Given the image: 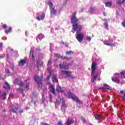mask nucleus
<instances>
[{"mask_svg": "<svg viewBox=\"0 0 125 125\" xmlns=\"http://www.w3.org/2000/svg\"><path fill=\"white\" fill-rule=\"evenodd\" d=\"M95 118L96 120H100V119H102V116L100 115H95Z\"/></svg>", "mask_w": 125, "mask_h": 125, "instance_id": "obj_26", "label": "nucleus"}, {"mask_svg": "<svg viewBox=\"0 0 125 125\" xmlns=\"http://www.w3.org/2000/svg\"><path fill=\"white\" fill-rule=\"evenodd\" d=\"M65 54L66 55L74 54V52H73L72 51H68L66 52Z\"/></svg>", "mask_w": 125, "mask_h": 125, "instance_id": "obj_28", "label": "nucleus"}, {"mask_svg": "<svg viewBox=\"0 0 125 125\" xmlns=\"http://www.w3.org/2000/svg\"><path fill=\"white\" fill-rule=\"evenodd\" d=\"M86 40L88 41V42H90V41H91V37H86Z\"/></svg>", "mask_w": 125, "mask_h": 125, "instance_id": "obj_38", "label": "nucleus"}, {"mask_svg": "<svg viewBox=\"0 0 125 125\" xmlns=\"http://www.w3.org/2000/svg\"><path fill=\"white\" fill-rule=\"evenodd\" d=\"M34 79L35 82H36L39 87H42V77H40L38 75H34Z\"/></svg>", "mask_w": 125, "mask_h": 125, "instance_id": "obj_2", "label": "nucleus"}, {"mask_svg": "<svg viewBox=\"0 0 125 125\" xmlns=\"http://www.w3.org/2000/svg\"><path fill=\"white\" fill-rule=\"evenodd\" d=\"M71 99L74 101H76L77 103H79L80 104H83V102H82V101H80V100L79 99V98H78V97L77 96L71 97Z\"/></svg>", "mask_w": 125, "mask_h": 125, "instance_id": "obj_9", "label": "nucleus"}, {"mask_svg": "<svg viewBox=\"0 0 125 125\" xmlns=\"http://www.w3.org/2000/svg\"><path fill=\"white\" fill-rule=\"evenodd\" d=\"M49 100L50 102L52 103V95H49Z\"/></svg>", "mask_w": 125, "mask_h": 125, "instance_id": "obj_37", "label": "nucleus"}, {"mask_svg": "<svg viewBox=\"0 0 125 125\" xmlns=\"http://www.w3.org/2000/svg\"><path fill=\"white\" fill-rule=\"evenodd\" d=\"M15 83H16L17 84H19L20 86H23V83L17 79L15 80Z\"/></svg>", "mask_w": 125, "mask_h": 125, "instance_id": "obj_16", "label": "nucleus"}, {"mask_svg": "<svg viewBox=\"0 0 125 125\" xmlns=\"http://www.w3.org/2000/svg\"><path fill=\"white\" fill-rule=\"evenodd\" d=\"M104 4L105 5H106V6H111V5H112L113 4L111 1H107V2H105Z\"/></svg>", "mask_w": 125, "mask_h": 125, "instance_id": "obj_23", "label": "nucleus"}, {"mask_svg": "<svg viewBox=\"0 0 125 125\" xmlns=\"http://www.w3.org/2000/svg\"><path fill=\"white\" fill-rule=\"evenodd\" d=\"M31 54H32V52H30V54L31 55Z\"/></svg>", "mask_w": 125, "mask_h": 125, "instance_id": "obj_63", "label": "nucleus"}, {"mask_svg": "<svg viewBox=\"0 0 125 125\" xmlns=\"http://www.w3.org/2000/svg\"><path fill=\"white\" fill-rule=\"evenodd\" d=\"M7 93H6V92H3L2 94V97H3V100H5V99H6V95H7Z\"/></svg>", "mask_w": 125, "mask_h": 125, "instance_id": "obj_25", "label": "nucleus"}, {"mask_svg": "<svg viewBox=\"0 0 125 125\" xmlns=\"http://www.w3.org/2000/svg\"><path fill=\"white\" fill-rule=\"evenodd\" d=\"M29 84H30V83H26V87H28Z\"/></svg>", "mask_w": 125, "mask_h": 125, "instance_id": "obj_54", "label": "nucleus"}, {"mask_svg": "<svg viewBox=\"0 0 125 125\" xmlns=\"http://www.w3.org/2000/svg\"><path fill=\"white\" fill-rule=\"evenodd\" d=\"M60 100H62V104L61 107V109L62 111L63 112V114H65V113H66V108H67L68 105H67V104L65 103V100H64V99H60Z\"/></svg>", "mask_w": 125, "mask_h": 125, "instance_id": "obj_3", "label": "nucleus"}, {"mask_svg": "<svg viewBox=\"0 0 125 125\" xmlns=\"http://www.w3.org/2000/svg\"><path fill=\"white\" fill-rule=\"evenodd\" d=\"M56 90L57 92H62V87L58 84Z\"/></svg>", "mask_w": 125, "mask_h": 125, "instance_id": "obj_18", "label": "nucleus"}, {"mask_svg": "<svg viewBox=\"0 0 125 125\" xmlns=\"http://www.w3.org/2000/svg\"><path fill=\"white\" fill-rule=\"evenodd\" d=\"M105 28H106V30H108L109 29V27L108 26V22H105L104 24Z\"/></svg>", "mask_w": 125, "mask_h": 125, "instance_id": "obj_30", "label": "nucleus"}, {"mask_svg": "<svg viewBox=\"0 0 125 125\" xmlns=\"http://www.w3.org/2000/svg\"><path fill=\"white\" fill-rule=\"evenodd\" d=\"M55 105H60V101L59 100H56V102H55Z\"/></svg>", "mask_w": 125, "mask_h": 125, "instance_id": "obj_32", "label": "nucleus"}, {"mask_svg": "<svg viewBox=\"0 0 125 125\" xmlns=\"http://www.w3.org/2000/svg\"><path fill=\"white\" fill-rule=\"evenodd\" d=\"M73 124V119L70 118H68L66 122L65 123L66 125H71Z\"/></svg>", "mask_w": 125, "mask_h": 125, "instance_id": "obj_12", "label": "nucleus"}, {"mask_svg": "<svg viewBox=\"0 0 125 125\" xmlns=\"http://www.w3.org/2000/svg\"><path fill=\"white\" fill-rule=\"evenodd\" d=\"M23 112H24V110H23V109H20L19 110V113H20V114H22V113H23Z\"/></svg>", "mask_w": 125, "mask_h": 125, "instance_id": "obj_42", "label": "nucleus"}, {"mask_svg": "<svg viewBox=\"0 0 125 125\" xmlns=\"http://www.w3.org/2000/svg\"><path fill=\"white\" fill-rule=\"evenodd\" d=\"M33 95H35V92L33 93Z\"/></svg>", "mask_w": 125, "mask_h": 125, "instance_id": "obj_61", "label": "nucleus"}, {"mask_svg": "<svg viewBox=\"0 0 125 125\" xmlns=\"http://www.w3.org/2000/svg\"><path fill=\"white\" fill-rule=\"evenodd\" d=\"M120 75H121V73H116L114 74V76H120Z\"/></svg>", "mask_w": 125, "mask_h": 125, "instance_id": "obj_51", "label": "nucleus"}, {"mask_svg": "<svg viewBox=\"0 0 125 125\" xmlns=\"http://www.w3.org/2000/svg\"><path fill=\"white\" fill-rule=\"evenodd\" d=\"M104 44H105V45H108V46H115V44H112V43H109L108 42V41L106 40H105L104 41Z\"/></svg>", "mask_w": 125, "mask_h": 125, "instance_id": "obj_19", "label": "nucleus"}, {"mask_svg": "<svg viewBox=\"0 0 125 125\" xmlns=\"http://www.w3.org/2000/svg\"><path fill=\"white\" fill-rule=\"evenodd\" d=\"M26 60H21L20 62H19V66L20 67H23L26 64Z\"/></svg>", "mask_w": 125, "mask_h": 125, "instance_id": "obj_8", "label": "nucleus"}, {"mask_svg": "<svg viewBox=\"0 0 125 125\" xmlns=\"http://www.w3.org/2000/svg\"><path fill=\"white\" fill-rule=\"evenodd\" d=\"M38 39H39L40 41H42V40L44 39V35L41 33L39 35H38Z\"/></svg>", "mask_w": 125, "mask_h": 125, "instance_id": "obj_21", "label": "nucleus"}, {"mask_svg": "<svg viewBox=\"0 0 125 125\" xmlns=\"http://www.w3.org/2000/svg\"><path fill=\"white\" fill-rule=\"evenodd\" d=\"M12 31V27H10L8 28V29L5 30V33L7 34L8 35L9 33H11V31Z\"/></svg>", "mask_w": 125, "mask_h": 125, "instance_id": "obj_20", "label": "nucleus"}, {"mask_svg": "<svg viewBox=\"0 0 125 125\" xmlns=\"http://www.w3.org/2000/svg\"><path fill=\"white\" fill-rule=\"evenodd\" d=\"M125 92H124V91H120V93H124Z\"/></svg>", "mask_w": 125, "mask_h": 125, "instance_id": "obj_57", "label": "nucleus"}, {"mask_svg": "<svg viewBox=\"0 0 125 125\" xmlns=\"http://www.w3.org/2000/svg\"><path fill=\"white\" fill-rule=\"evenodd\" d=\"M47 123H45L44 122H41V125H46Z\"/></svg>", "mask_w": 125, "mask_h": 125, "instance_id": "obj_50", "label": "nucleus"}, {"mask_svg": "<svg viewBox=\"0 0 125 125\" xmlns=\"http://www.w3.org/2000/svg\"><path fill=\"white\" fill-rule=\"evenodd\" d=\"M47 84L49 85V87H50L51 85H53V84H52L50 82H47Z\"/></svg>", "mask_w": 125, "mask_h": 125, "instance_id": "obj_43", "label": "nucleus"}, {"mask_svg": "<svg viewBox=\"0 0 125 125\" xmlns=\"http://www.w3.org/2000/svg\"><path fill=\"white\" fill-rule=\"evenodd\" d=\"M116 3L119 4V5H121V4H123V0L122 1V0H117Z\"/></svg>", "mask_w": 125, "mask_h": 125, "instance_id": "obj_27", "label": "nucleus"}, {"mask_svg": "<svg viewBox=\"0 0 125 125\" xmlns=\"http://www.w3.org/2000/svg\"><path fill=\"white\" fill-rule=\"evenodd\" d=\"M2 28H3V29H6L7 28V25H6V24H4L2 25Z\"/></svg>", "mask_w": 125, "mask_h": 125, "instance_id": "obj_35", "label": "nucleus"}, {"mask_svg": "<svg viewBox=\"0 0 125 125\" xmlns=\"http://www.w3.org/2000/svg\"><path fill=\"white\" fill-rule=\"evenodd\" d=\"M44 17H45V14L44 13H42V15L37 17V19L38 21H41V20H43V19H44Z\"/></svg>", "mask_w": 125, "mask_h": 125, "instance_id": "obj_11", "label": "nucleus"}, {"mask_svg": "<svg viewBox=\"0 0 125 125\" xmlns=\"http://www.w3.org/2000/svg\"><path fill=\"white\" fill-rule=\"evenodd\" d=\"M52 82H53L54 83H58V78H57V75L55 74L53 76Z\"/></svg>", "mask_w": 125, "mask_h": 125, "instance_id": "obj_13", "label": "nucleus"}, {"mask_svg": "<svg viewBox=\"0 0 125 125\" xmlns=\"http://www.w3.org/2000/svg\"><path fill=\"white\" fill-rule=\"evenodd\" d=\"M18 109H19V107H17L14 105H12L10 109V111H11V112H13V113L17 114V111H18Z\"/></svg>", "mask_w": 125, "mask_h": 125, "instance_id": "obj_7", "label": "nucleus"}, {"mask_svg": "<svg viewBox=\"0 0 125 125\" xmlns=\"http://www.w3.org/2000/svg\"><path fill=\"white\" fill-rule=\"evenodd\" d=\"M18 90H19V92H20V93H22V96H25V94H23V89H21L20 88H17Z\"/></svg>", "mask_w": 125, "mask_h": 125, "instance_id": "obj_24", "label": "nucleus"}, {"mask_svg": "<svg viewBox=\"0 0 125 125\" xmlns=\"http://www.w3.org/2000/svg\"><path fill=\"white\" fill-rule=\"evenodd\" d=\"M10 51H11V52L13 51V49H10Z\"/></svg>", "mask_w": 125, "mask_h": 125, "instance_id": "obj_58", "label": "nucleus"}, {"mask_svg": "<svg viewBox=\"0 0 125 125\" xmlns=\"http://www.w3.org/2000/svg\"><path fill=\"white\" fill-rule=\"evenodd\" d=\"M62 73L63 75H66L68 78L72 77V71L62 70Z\"/></svg>", "mask_w": 125, "mask_h": 125, "instance_id": "obj_6", "label": "nucleus"}, {"mask_svg": "<svg viewBox=\"0 0 125 125\" xmlns=\"http://www.w3.org/2000/svg\"><path fill=\"white\" fill-rule=\"evenodd\" d=\"M50 78V77L49 76H47V77L46 78V81H49Z\"/></svg>", "mask_w": 125, "mask_h": 125, "instance_id": "obj_48", "label": "nucleus"}, {"mask_svg": "<svg viewBox=\"0 0 125 125\" xmlns=\"http://www.w3.org/2000/svg\"><path fill=\"white\" fill-rule=\"evenodd\" d=\"M124 78L125 79V76H124Z\"/></svg>", "mask_w": 125, "mask_h": 125, "instance_id": "obj_64", "label": "nucleus"}, {"mask_svg": "<svg viewBox=\"0 0 125 125\" xmlns=\"http://www.w3.org/2000/svg\"><path fill=\"white\" fill-rule=\"evenodd\" d=\"M97 77H98L97 75H94L93 76V79L91 80V82H92V83H94V82L96 81V79H97Z\"/></svg>", "mask_w": 125, "mask_h": 125, "instance_id": "obj_29", "label": "nucleus"}, {"mask_svg": "<svg viewBox=\"0 0 125 125\" xmlns=\"http://www.w3.org/2000/svg\"><path fill=\"white\" fill-rule=\"evenodd\" d=\"M5 72L7 73V74H10V71H9V69L8 68H7L5 69Z\"/></svg>", "mask_w": 125, "mask_h": 125, "instance_id": "obj_40", "label": "nucleus"}, {"mask_svg": "<svg viewBox=\"0 0 125 125\" xmlns=\"http://www.w3.org/2000/svg\"><path fill=\"white\" fill-rule=\"evenodd\" d=\"M37 68L38 69H39V65L37 66Z\"/></svg>", "mask_w": 125, "mask_h": 125, "instance_id": "obj_60", "label": "nucleus"}, {"mask_svg": "<svg viewBox=\"0 0 125 125\" xmlns=\"http://www.w3.org/2000/svg\"><path fill=\"white\" fill-rule=\"evenodd\" d=\"M69 65H71V63H67L66 62H63L62 64H59L60 69L68 70V69H69Z\"/></svg>", "mask_w": 125, "mask_h": 125, "instance_id": "obj_5", "label": "nucleus"}, {"mask_svg": "<svg viewBox=\"0 0 125 125\" xmlns=\"http://www.w3.org/2000/svg\"><path fill=\"white\" fill-rule=\"evenodd\" d=\"M94 8L93 7H91L90 8V9H89V12H93V11H94Z\"/></svg>", "mask_w": 125, "mask_h": 125, "instance_id": "obj_33", "label": "nucleus"}, {"mask_svg": "<svg viewBox=\"0 0 125 125\" xmlns=\"http://www.w3.org/2000/svg\"><path fill=\"white\" fill-rule=\"evenodd\" d=\"M111 80L112 82H114V83H120V79H119L118 78L112 77Z\"/></svg>", "mask_w": 125, "mask_h": 125, "instance_id": "obj_14", "label": "nucleus"}, {"mask_svg": "<svg viewBox=\"0 0 125 125\" xmlns=\"http://www.w3.org/2000/svg\"><path fill=\"white\" fill-rule=\"evenodd\" d=\"M5 57V55H0V58H4Z\"/></svg>", "mask_w": 125, "mask_h": 125, "instance_id": "obj_49", "label": "nucleus"}, {"mask_svg": "<svg viewBox=\"0 0 125 125\" xmlns=\"http://www.w3.org/2000/svg\"><path fill=\"white\" fill-rule=\"evenodd\" d=\"M81 119H82V120L83 123L84 124L85 123V122H86V121H85V119H84V118H83V117H82Z\"/></svg>", "mask_w": 125, "mask_h": 125, "instance_id": "obj_45", "label": "nucleus"}, {"mask_svg": "<svg viewBox=\"0 0 125 125\" xmlns=\"http://www.w3.org/2000/svg\"><path fill=\"white\" fill-rule=\"evenodd\" d=\"M13 94H10L9 95V97H10V96H12Z\"/></svg>", "mask_w": 125, "mask_h": 125, "instance_id": "obj_59", "label": "nucleus"}, {"mask_svg": "<svg viewBox=\"0 0 125 125\" xmlns=\"http://www.w3.org/2000/svg\"><path fill=\"white\" fill-rule=\"evenodd\" d=\"M49 88V91L50 92L53 93V94H56L55 93V88H54V85H51Z\"/></svg>", "mask_w": 125, "mask_h": 125, "instance_id": "obj_10", "label": "nucleus"}, {"mask_svg": "<svg viewBox=\"0 0 125 125\" xmlns=\"http://www.w3.org/2000/svg\"><path fill=\"white\" fill-rule=\"evenodd\" d=\"M103 14L104 16H106V13L105 12H103Z\"/></svg>", "mask_w": 125, "mask_h": 125, "instance_id": "obj_56", "label": "nucleus"}, {"mask_svg": "<svg viewBox=\"0 0 125 125\" xmlns=\"http://www.w3.org/2000/svg\"><path fill=\"white\" fill-rule=\"evenodd\" d=\"M110 89V86L107 84H104L102 87H100L99 89Z\"/></svg>", "mask_w": 125, "mask_h": 125, "instance_id": "obj_15", "label": "nucleus"}, {"mask_svg": "<svg viewBox=\"0 0 125 125\" xmlns=\"http://www.w3.org/2000/svg\"><path fill=\"white\" fill-rule=\"evenodd\" d=\"M58 125H62V121H59L58 123Z\"/></svg>", "mask_w": 125, "mask_h": 125, "instance_id": "obj_46", "label": "nucleus"}, {"mask_svg": "<svg viewBox=\"0 0 125 125\" xmlns=\"http://www.w3.org/2000/svg\"><path fill=\"white\" fill-rule=\"evenodd\" d=\"M77 15V12H75L72 14L71 18V21L72 24H73V29L71 30L72 33H75L76 31H77V33L76 34V38L77 40H78L79 42H82L83 41V38L84 37V35L83 33L81 32L82 31V29H83V26L81 25H79L77 22L79 21V19L77 18L76 16Z\"/></svg>", "mask_w": 125, "mask_h": 125, "instance_id": "obj_1", "label": "nucleus"}, {"mask_svg": "<svg viewBox=\"0 0 125 125\" xmlns=\"http://www.w3.org/2000/svg\"><path fill=\"white\" fill-rule=\"evenodd\" d=\"M50 13L51 14H53V15H56V10H55L53 7L52 8Z\"/></svg>", "mask_w": 125, "mask_h": 125, "instance_id": "obj_22", "label": "nucleus"}, {"mask_svg": "<svg viewBox=\"0 0 125 125\" xmlns=\"http://www.w3.org/2000/svg\"><path fill=\"white\" fill-rule=\"evenodd\" d=\"M2 47V43H0V48H1Z\"/></svg>", "mask_w": 125, "mask_h": 125, "instance_id": "obj_55", "label": "nucleus"}, {"mask_svg": "<svg viewBox=\"0 0 125 125\" xmlns=\"http://www.w3.org/2000/svg\"><path fill=\"white\" fill-rule=\"evenodd\" d=\"M122 26H123V27H125V21H124L122 22Z\"/></svg>", "mask_w": 125, "mask_h": 125, "instance_id": "obj_47", "label": "nucleus"}, {"mask_svg": "<svg viewBox=\"0 0 125 125\" xmlns=\"http://www.w3.org/2000/svg\"><path fill=\"white\" fill-rule=\"evenodd\" d=\"M42 97H43V94H42Z\"/></svg>", "mask_w": 125, "mask_h": 125, "instance_id": "obj_62", "label": "nucleus"}, {"mask_svg": "<svg viewBox=\"0 0 125 125\" xmlns=\"http://www.w3.org/2000/svg\"><path fill=\"white\" fill-rule=\"evenodd\" d=\"M61 59H62L63 60L66 59V60L69 59V58H68L67 57H64L63 56H61Z\"/></svg>", "mask_w": 125, "mask_h": 125, "instance_id": "obj_31", "label": "nucleus"}, {"mask_svg": "<svg viewBox=\"0 0 125 125\" xmlns=\"http://www.w3.org/2000/svg\"><path fill=\"white\" fill-rule=\"evenodd\" d=\"M40 66L41 67H42V66H43V62H41L40 63Z\"/></svg>", "mask_w": 125, "mask_h": 125, "instance_id": "obj_52", "label": "nucleus"}, {"mask_svg": "<svg viewBox=\"0 0 125 125\" xmlns=\"http://www.w3.org/2000/svg\"><path fill=\"white\" fill-rule=\"evenodd\" d=\"M32 59L33 61H35V56H34V52H32Z\"/></svg>", "mask_w": 125, "mask_h": 125, "instance_id": "obj_39", "label": "nucleus"}, {"mask_svg": "<svg viewBox=\"0 0 125 125\" xmlns=\"http://www.w3.org/2000/svg\"><path fill=\"white\" fill-rule=\"evenodd\" d=\"M120 75L121 76H125V71H122L120 72Z\"/></svg>", "mask_w": 125, "mask_h": 125, "instance_id": "obj_36", "label": "nucleus"}, {"mask_svg": "<svg viewBox=\"0 0 125 125\" xmlns=\"http://www.w3.org/2000/svg\"><path fill=\"white\" fill-rule=\"evenodd\" d=\"M3 87L4 89H10V86L9 85V83L7 82L5 83V85L3 86Z\"/></svg>", "mask_w": 125, "mask_h": 125, "instance_id": "obj_17", "label": "nucleus"}, {"mask_svg": "<svg viewBox=\"0 0 125 125\" xmlns=\"http://www.w3.org/2000/svg\"><path fill=\"white\" fill-rule=\"evenodd\" d=\"M48 5L50 7H52V6H53V4H52V2H48Z\"/></svg>", "mask_w": 125, "mask_h": 125, "instance_id": "obj_41", "label": "nucleus"}, {"mask_svg": "<svg viewBox=\"0 0 125 125\" xmlns=\"http://www.w3.org/2000/svg\"><path fill=\"white\" fill-rule=\"evenodd\" d=\"M55 56L56 57H57V58H61V55L60 54H55Z\"/></svg>", "mask_w": 125, "mask_h": 125, "instance_id": "obj_34", "label": "nucleus"}, {"mask_svg": "<svg viewBox=\"0 0 125 125\" xmlns=\"http://www.w3.org/2000/svg\"><path fill=\"white\" fill-rule=\"evenodd\" d=\"M62 44H63L64 45H65L66 47H67L68 46V44L65 42H62Z\"/></svg>", "mask_w": 125, "mask_h": 125, "instance_id": "obj_44", "label": "nucleus"}, {"mask_svg": "<svg viewBox=\"0 0 125 125\" xmlns=\"http://www.w3.org/2000/svg\"><path fill=\"white\" fill-rule=\"evenodd\" d=\"M48 65H51V61H49L48 62Z\"/></svg>", "mask_w": 125, "mask_h": 125, "instance_id": "obj_53", "label": "nucleus"}, {"mask_svg": "<svg viewBox=\"0 0 125 125\" xmlns=\"http://www.w3.org/2000/svg\"><path fill=\"white\" fill-rule=\"evenodd\" d=\"M97 67V62H93L91 64V75H94L95 74V71H96Z\"/></svg>", "mask_w": 125, "mask_h": 125, "instance_id": "obj_4", "label": "nucleus"}]
</instances>
